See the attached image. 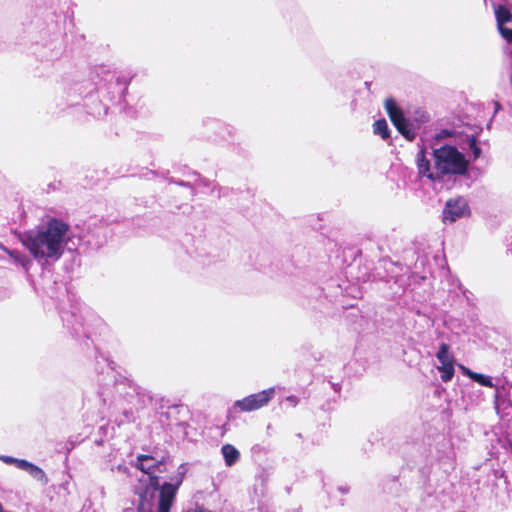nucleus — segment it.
Instances as JSON below:
<instances>
[{"instance_id":"2eb2a0df","label":"nucleus","mask_w":512,"mask_h":512,"mask_svg":"<svg viewBox=\"0 0 512 512\" xmlns=\"http://www.w3.org/2000/svg\"><path fill=\"white\" fill-rule=\"evenodd\" d=\"M501 36L508 42L512 43V29L507 27H501L499 30Z\"/></svg>"},{"instance_id":"f3484780","label":"nucleus","mask_w":512,"mask_h":512,"mask_svg":"<svg viewBox=\"0 0 512 512\" xmlns=\"http://www.w3.org/2000/svg\"><path fill=\"white\" fill-rule=\"evenodd\" d=\"M0 460L6 464H15L16 465L17 458L2 455V456H0Z\"/></svg>"},{"instance_id":"39448f33","label":"nucleus","mask_w":512,"mask_h":512,"mask_svg":"<svg viewBox=\"0 0 512 512\" xmlns=\"http://www.w3.org/2000/svg\"><path fill=\"white\" fill-rule=\"evenodd\" d=\"M274 388L263 390L256 394H251L234 403V407L242 412H251L266 406L274 396Z\"/></svg>"},{"instance_id":"f257e3e1","label":"nucleus","mask_w":512,"mask_h":512,"mask_svg":"<svg viewBox=\"0 0 512 512\" xmlns=\"http://www.w3.org/2000/svg\"><path fill=\"white\" fill-rule=\"evenodd\" d=\"M135 466L148 475L149 481L145 485L141 483L136 488L138 512H169L182 477H178L174 482H165L160 486L155 474L164 472L165 465L150 455H138Z\"/></svg>"},{"instance_id":"9b49d317","label":"nucleus","mask_w":512,"mask_h":512,"mask_svg":"<svg viewBox=\"0 0 512 512\" xmlns=\"http://www.w3.org/2000/svg\"><path fill=\"white\" fill-rule=\"evenodd\" d=\"M373 131L383 139L389 138V128L385 119L376 121L373 125Z\"/></svg>"},{"instance_id":"a211bd4d","label":"nucleus","mask_w":512,"mask_h":512,"mask_svg":"<svg viewBox=\"0 0 512 512\" xmlns=\"http://www.w3.org/2000/svg\"><path fill=\"white\" fill-rule=\"evenodd\" d=\"M461 368H462V370H463L464 374H465L466 376H468L469 378H470V374H471V373H474L473 371H471V370H469V369H467V368H465V367H463V366H462Z\"/></svg>"},{"instance_id":"9d476101","label":"nucleus","mask_w":512,"mask_h":512,"mask_svg":"<svg viewBox=\"0 0 512 512\" xmlns=\"http://www.w3.org/2000/svg\"><path fill=\"white\" fill-rule=\"evenodd\" d=\"M495 16L499 30L501 27H505L504 24L512 20L511 12L504 6H498L495 10Z\"/></svg>"},{"instance_id":"1a4fd4ad","label":"nucleus","mask_w":512,"mask_h":512,"mask_svg":"<svg viewBox=\"0 0 512 512\" xmlns=\"http://www.w3.org/2000/svg\"><path fill=\"white\" fill-rule=\"evenodd\" d=\"M222 455L227 466H233L240 458L239 451L231 444H225L221 448Z\"/></svg>"},{"instance_id":"20e7f679","label":"nucleus","mask_w":512,"mask_h":512,"mask_svg":"<svg viewBox=\"0 0 512 512\" xmlns=\"http://www.w3.org/2000/svg\"><path fill=\"white\" fill-rule=\"evenodd\" d=\"M385 109L398 131L408 140H413L416 135L413 126L404 117L402 110L398 107L394 99L388 98L385 100Z\"/></svg>"},{"instance_id":"dca6fc26","label":"nucleus","mask_w":512,"mask_h":512,"mask_svg":"<svg viewBox=\"0 0 512 512\" xmlns=\"http://www.w3.org/2000/svg\"><path fill=\"white\" fill-rule=\"evenodd\" d=\"M31 465H32V463H30L26 460H23V459H17V461H16V466L19 469L27 471V472L31 468Z\"/></svg>"},{"instance_id":"7ed1b4c3","label":"nucleus","mask_w":512,"mask_h":512,"mask_svg":"<svg viewBox=\"0 0 512 512\" xmlns=\"http://www.w3.org/2000/svg\"><path fill=\"white\" fill-rule=\"evenodd\" d=\"M434 166L426 158L424 151L417 154V167L421 176L431 181L442 179L446 175H463L467 171L468 161L457 148L444 145L433 151Z\"/></svg>"},{"instance_id":"aec40b11","label":"nucleus","mask_w":512,"mask_h":512,"mask_svg":"<svg viewBox=\"0 0 512 512\" xmlns=\"http://www.w3.org/2000/svg\"><path fill=\"white\" fill-rule=\"evenodd\" d=\"M510 449H511V452H512V443H510Z\"/></svg>"},{"instance_id":"0eeeda50","label":"nucleus","mask_w":512,"mask_h":512,"mask_svg":"<svg viewBox=\"0 0 512 512\" xmlns=\"http://www.w3.org/2000/svg\"><path fill=\"white\" fill-rule=\"evenodd\" d=\"M440 366L438 370L441 372V379L443 382H449L454 376V357L449 352V345L441 343L439 351L436 354Z\"/></svg>"},{"instance_id":"4468645a","label":"nucleus","mask_w":512,"mask_h":512,"mask_svg":"<svg viewBox=\"0 0 512 512\" xmlns=\"http://www.w3.org/2000/svg\"><path fill=\"white\" fill-rule=\"evenodd\" d=\"M469 148H470V150L472 152L473 158L477 159L480 156V154H481V149L478 147L475 138H471L469 140Z\"/></svg>"},{"instance_id":"f8f14e48","label":"nucleus","mask_w":512,"mask_h":512,"mask_svg":"<svg viewBox=\"0 0 512 512\" xmlns=\"http://www.w3.org/2000/svg\"><path fill=\"white\" fill-rule=\"evenodd\" d=\"M28 473L33 478L40 481L42 484H46L48 482L45 472L34 464L31 465V468L28 470Z\"/></svg>"},{"instance_id":"6e6552de","label":"nucleus","mask_w":512,"mask_h":512,"mask_svg":"<svg viewBox=\"0 0 512 512\" xmlns=\"http://www.w3.org/2000/svg\"><path fill=\"white\" fill-rule=\"evenodd\" d=\"M0 248L3 249L8 255L13 259V261L21 266L26 272L29 271V269L32 266V260L26 256L25 254L21 253L17 250H9L7 248H4L2 245H0Z\"/></svg>"},{"instance_id":"f03ea898","label":"nucleus","mask_w":512,"mask_h":512,"mask_svg":"<svg viewBox=\"0 0 512 512\" xmlns=\"http://www.w3.org/2000/svg\"><path fill=\"white\" fill-rule=\"evenodd\" d=\"M68 231L69 226L65 222L53 218L24 232L20 236V241L37 261L54 262L60 259L64 252Z\"/></svg>"},{"instance_id":"423d86ee","label":"nucleus","mask_w":512,"mask_h":512,"mask_svg":"<svg viewBox=\"0 0 512 512\" xmlns=\"http://www.w3.org/2000/svg\"><path fill=\"white\" fill-rule=\"evenodd\" d=\"M469 207L464 198L451 199L446 202L443 210V222L453 223L456 220L468 215Z\"/></svg>"},{"instance_id":"6ab92c4d","label":"nucleus","mask_w":512,"mask_h":512,"mask_svg":"<svg viewBox=\"0 0 512 512\" xmlns=\"http://www.w3.org/2000/svg\"><path fill=\"white\" fill-rule=\"evenodd\" d=\"M287 400L290 401L293 405L297 404V399L294 396L288 397Z\"/></svg>"},{"instance_id":"ddd939ff","label":"nucleus","mask_w":512,"mask_h":512,"mask_svg":"<svg viewBox=\"0 0 512 512\" xmlns=\"http://www.w3.org/2000/svg\"><path fill=\"white\" fill-rule=\"evenodd\" d=\"M470 379L474 380L475 382L479 383L482 386L490 387V388L494 387L492 379L489 376L479 374V373H471Z\"/></svg>"}]
</instances>
